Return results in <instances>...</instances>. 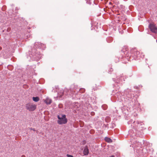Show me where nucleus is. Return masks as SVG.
I'll use <instances>...</instances> for the list:
<instances>
[{
	"mask_svg": "<svg viewBox=\"0 0 157 157\" xmlns=\"http://www.w3.org/2000/svg\"><path fill=\"white\" fill-rule=\"evenodd\" d=\"M105 141L108 143H111L112 142L111 139L108 137H105Z\"/></svg>",
	"mask_w": 157,
	"mask_h": 157,
	"instance_id": "obj_5",
	"label": "nucleus"
},
{
	"mask_svg": "<svg viewBox=\"0 0 157 157\" xmlns=\"http://www.w3.org/2000/svg\"><path fill=\"white\" fill-rule=\"evenodd\" d=\"M33 101H35L37 102V101H38L39 100V98L38 97H33Z\"/></svg>",
	"mask_w": 157,
	"mask_h": 157,
	"instance_id": "obj_6",
	"label": "nucleus"
},
{
	"mask_svg": "<svg viewBox=\"0 0 157 157\" xmlns=\"http://www.w3.org/2000/svg\"><path fill=\"white\" fill-rule=\"evenodd\" d=\"M57 117L58 120L57 121L58 124H66L67 121V119L66 118V116L65 115H58Z\"/></svg>",
	"mask_w": 157,
	"mask_h": 157,
	"instance_id": "obj_1",
	"label": "nucleus"
},
{
	"mask_svg": "<svg viewBox=\"0 0 157 157\" xmlns=\"http://www.w3.org/2000/svg\"><path fill=\"white\" fill-rule=\"evenodd\" d=\"M83 153L84 155H88L89 150L87 146L85 147L83 151Z\"/></svg>",
	"mask_w": 157,
	"mask_h": 157,
	"instance_id": "obj_4",
	"label": "nucleus"
},
{
	"mask_svg": "<svg viewBox=\"0 0 157 157\" xmlns=\"http://www.w3.org/2000/svg\"><path fill=\"white\" fill-rule=\"evenodd\" d=\"M51 101L50 100V102H49L50 104L51 103Z\"/></svg>",
	"mask_w": 157,
	"mask_h": 157,
	"instance_id": "obj_9",
	"label": "nucleus"
},
{
	"mask_svg": "<svg viewBox=\"0 0 157 157\" xmlns=\"http://www.w3.org/2000/svg\"><path fill=\"white\" fill-rule=\"evenodd\" d=\"M7 30L8 31H9L10 30V28H8Z\"/></svg>",
	"mask_w": 157,
	"mask_h": 157,
	"instance_id": "obj_8",
	"label": "nucleus"
},
{
	"mask_svg": "<svg viewBox=\"0 0 157 157\" xmlns=\"http://www.w3.org/2000/svg\"><path fill=\"white\" fill-rule=\"evenodd\" d=\"M25 157V156H24V155H23L21 156V157Z\"/></svg>",
	"mask_w": 157,
	"mask_h": 157,
	"instance_id": "obj_11",
	"label": "nucleus"
},
{
	"mask_svg": "<svg viewBox=\"0 0 157 157\" xmlns=\"http://www.w3.org/2000/svg\"><path fill=\"white\" fill-rule=\"evenodd\" d=\"M67 157H74L73 156L69 154H67Z\"/></svg>",
	"mask_w": 157,
	"mask_h": 157,
	"instance_id": "obj_7",
	"label": "nucleus"
},
{
	"mask_svg": "<svg viewBox=\"0 0 157 157\" xmlns=\"http://www.w3.org/2000/svg\"><path fill=\"white\" fill-rule=\"evenodd\" d=\"M82 90H83V91H84V89H82Z\"/></svg>",
	"mask_w": 157,
	"mask_h": 157,
	"instance_id": "obj_12",
	"label": "nucleus"
},
{
	"mask_svg": "<svg viewBox=\"0 0 157 157\" xmlns=\"http://www.w3.org/2000/svg\"><path fill=\"white\" fill-rule=\"evenodd\" d=\"M91 113V114L92 115V114L93 113Z\"/></svg>",
	"mask_w": 157,
	"mask_h": 157,
	"instance_id": "obj_13",
	"label": "nucleus"
},
{
	"mask_svg": "<svg viewBox=\"0 0 157 157\" xmlns=\"http://www.w3.org/2000/svg\"><path fill=\"white\" fill-rule=\"evenodd\" d=\"M26 109L29 111L35 110L36 107V105L32 103H29L25 105Z\"/></svg>",
	"mask_w": 157,
	"mask_h": 157,
	"instance_id": "obj_2",
	"label": "nucleus"
},
{
	"mask_svg": "<svg viewBox=\"0 0 157 157\" xmlns=\"http://www.w3.org/2000/svg\"><path fill=\"white\" fill-rule=\"evenodd\" d=\"M110 157H114V156L113 155H112V156H111Z\"/></svg>",
	"mask_w": 157,
	"mask_h": 157,
	"instance_id": "obj_10",
	"label": "nucleus"
},
{
	"mask_svg": "<svg viewBox=\"0 0 157 157\" xmlns=\"http://www.w3.org/2000/svg\"><path fill=\"white\" fill-rule=\"evenodd\" d=\"M149 27L152 32L157 33V27L154 24H150L149 25Z\"/></svg>",
	"mask_w": 157,
	"mask_h": 157,
	"instance_id": "obj_3",
	"label": "nucleus"
}]
</instances>
